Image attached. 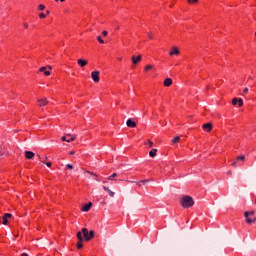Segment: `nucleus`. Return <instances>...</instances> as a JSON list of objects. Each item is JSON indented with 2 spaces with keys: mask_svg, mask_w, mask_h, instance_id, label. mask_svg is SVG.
<instances>
[{
  "mask_svg": "<svg viewBox=\"0 0 256 256\" xmlns=\"http://www.w3.org/2000/svg\"><path fill=\"white\" fill-rule=\"evenodd\" d=\"M149 181H150V180H142V181H139L138 184H139V186H141V183H142L143 185H146V183H149Z\"/></svg>",
  "mask_w": 256,
  "mask_h": 256,
  "instance_id": "nucleus-24",
  "label": "nucleus"
},
{
  "mask_svg": "<svg viewBox=\"0 0 256 256\" xmlns=\"http://www.w3.org/2000/svg\"><path fill=\"white\" fill-rule=\"evenodd\" d=\"M141 59H142L141 55H138L137 57H135V56L131 57V61H132L133 65H137V63H139V61H141Z\"/></svg>",
  "mask_w": 256,
  "mask_h": 256,
  "instance_id": "nucleus-7",
  "label": "nucleus"
},
{
  "mask_svg": "<svg viewBox=\"0 0 256 256\" xmlns=\"http://www.w3.org/2000/svg\"><path fill=\"white\" fill-rule=\"evenodd\" d=\"M25 157L26 159H33V157H35V153L31 151H25Z\"/></svg>",
  "mask_w": 256,
  "mask_h": 256,
  "instance_id": "nucleus-14",
  "label": "nucleus"
},
{
  "mask_svg": "<svg viewBox=\"0 0 256 256\" xmlns=\"http://www.w3.org/2000/svg\"><path fill=\"white\" fill-rule=\"evenodd\" d=\"M66 167H67V169L73 170V165H71V164H66Z\"/></svg>",
  "mask_w": 256,
  "mask_h": 256,
  "instance_id": "nucleus-33",
  "label": "nucleus"
},
{
  "mask_svg": "<svg viewBox=\"0 0 256 256\" xmlns=\"http://www.w3.org/2000/svg\"><path fill=\"white\" fill-rule=\"evenodd\" d=\"M117 176H118L117 173H113L111 176L108 177V181H113V179H115V177Z\"/></svg>",
  "mask_w": 256,
  "mask_h": 256,
  "instance_id": "nucleus-19",
  "label": "nucleus"
},
{
  "mask_svg": "<svg viewBox=\"0 0 256 256\" xmlns=\"http://www.w3.org/2000/svg\"><path fill=\"white\" fill-rule=\"evenodd\" d=\"M169 55L170 56H173V55H179V49L177 47H172V51L169 52Z\"/></svg>",
  "mask_w": 256,
  "mask_h": 256,
  "instance_id": "nucleus-13",
  "label": "nucleus"
},
{
  "mask_svg": "<svg viewBox=\"0 0 256 256\" xmlns=\"http://www.w3.org/2000/svg\"><path fill=\"white\" fill-rule=\"evenodd\" d=\"M71 141H75V136H72L70 139L66 140V143H71Z\"/></svg>",
  "mask_w": 256,
  "mask_h": 256,
  "instance_id": "nucleus-29",
  "label": "nucleus"
},
{
  "mask_svg": "<svg viewBox=\"0 0 256 256\" xmlns=\"http://www.w3.org/2000/svg\"><path fill=\"white\" fill-rule=\"evenodd\" d=\"M47 167H51V162L46 163Z\"/></svg>",
  "mask_w": 256,
  "mask_h": 256,
  "instance_id": "nucleus-40",
  "label": "nucleus"
},
{
  "mask_svg": "<svg viewBox=\"0 0 256 256\" xmlns=\"http://www.w3.org/2000/svg\"><path fill=\"white\" fill-rule=\"evenodd\" d=\"M117 30H119V27H116Z\"/></svg>",
  "mask_w": 256,
  "mask_h": 256,
  "instance_id": "nucleus-51",
  "label": "nucleus"
},
{
  "mask_svg": "<svg viewBox=\"0 0 256 256\" xmlns=\"http://www.w3.org/2000/svg\"><path fill=\"white\" fill-rule=\"evenodd\" d=\"M24 27L27 29V27H29V24L25 23Z\"/></svg>",
  "mask_w": 256,
  "mask_h": 256,
  "instance_id": "nucleus-42",
  "label": "nucleus"
},
{
  "mask_svg": "<svg viewBox=\"0 0 256 256\" xmlns=\"http://www.w3.org/2000/svg\"><path fill=\"white\" fill-rule=\"evenodd\" d=\"M180 204L182 205L183 209H189V207H193L195 205V201L189 195H185L181 198Z\"/></svg>",
  "mask_w": 256,
  "mask_h": 256,
  "instance_id": "nucleus-1",
  "label": "nucleus"
},
{
  "mask_svg": "<svg viewBox=\"0 0 256 256\" xmlns=\"http://www.w3.org/2000/svg\"><path fill=\"white\" fill-rule=\"evenodd\" d=\"M249 79H253L252 77H249Z\"/></svg>",
  "mask_w": 256,
  "mask_h": 256,
  "instance_id": "nucleus-53",
  "label": "nucleus"
},
{
  "mask_svg": "<svg viewBox=\"0 0 256 256\" xmlns=\"http://www.w3.org/2000/svg\"><path fill=\"white\" fill-rule=\"evenodd\" d=\"M0 155H1V149H0Z\"/></svg>",
  "mask_w": 256,
  "mask_h": 256,
  "instance_id": "nucleus-55",
  "label": "nucleus"
},
{
  "mask_svg": "<svg viewBox=\"0 0 256 256\" xmlns=\"http://www.w3.org/2000/svg\"><path fill=\"white\" fill-rule=\"evenodd\" d=\"M55 1H59V0H55Z\"/></svg>",
  "mask_w": 256,
  "mask_h": 256,
  "instance_id": "nucleus-56",
  "label": "nucleus"
},
{
  "mask_svg": "<svg viewBox=\"0 0 256 256\" xmlns=\"http://www.w3.org/2000/svg\"><path fill=\"white\" fill-rule=\"evenodd\" d=\"M126 125H127V127H137V123L135 122V121H133L132 119H128L127 121H126Z\"/></svg>",
  "mask_w": 256,
  "mask_h": 256,
  "instance_id": "nucleus-9",
  "label": "nucleus"
},
{
  "mask_svg": "<svg viewBox=\"0 0 256 256\" xmlns=\"http://www.w3.org/2000/svg\"><path fill=\"white\" fill-rule=\"evenodd\" d=\"M61 139H62V141H67L68 140L67 136H63Z\"/></svg>",
  "mask_w": 256,
  "mask_h": 256,
  "instance_id": "nucleus-38",
  "label": "nucleus"
},
{
  "mask_svg": "<svg viewBox=\"0 0 256 256\" xmlns=\"http://www.w3.org/2000/svg\"><path fill=\"white\" fill-rule=\"evenodd\" d=\"M46 13H47V15H49V10Z\"/></svg>",
  "mask_w": 256,
  "mask_h": 256,
  "instance_id": "nucleus-49",
  "label": "nucleus"
},
{
  "mask_svg": "<svg viewBox=\"0 0 256 256\" xmlns=\"http://www.w3.org/2000/svg\"><path fill=\"white\" fill-rule=\"evenodd\" d=\"M77 239L80 242L84 241V239H83V230L81 232H77Z\"/></svg>",
  "mask_w": 256,
  "mask_h": 256,
  "instance_id": "nucleus-16",
  "label": "nucleus"
},
{
  "mask_svg": "<svg viewBox=\"0 0 256 256\" xmlns=\"http://www.w3.org/2000/svg\"><path fill=\"white\" fill-rule=\"evenodd\" d=\"M173 85V79L167 78L164 80V86L165 87H171Z\"/></svg>",
  "mask_w": 256,
  "mask_h": 256,
  "instance_id": "nucleus-11",
  "label": "nucleus"
},
{
  "mask_svg": "<svg viewBox=\"0 0 256 256\" xmlns=\"http://www.w3.org/2000/svg\"><path fill=\"white\" fill-rule=\"evenodd\" d=\"M2 220H3V225H7V223H9L8 218L5 216L2 217Z\"/></svg>",
  "mask_w": 256,
  "mask_h": 256,
  "instance_id": "nucleus-22",
  "label": "nucleus"
},
{
  "mask_svg": "<svg viewBox=\"0 0 256 256\" xmlns=\"http://www.w3.org/2000/svg\"><path fill=\"white\" fill-rule=\"evenodd\" d=\"M228 175H231V172H228Z\"/></svg>",
  "mask_w": 256,
  "mask_h": 256,
  "instance_id": "nucleus-50",
  "label": "nucleus"
},
{
  "mask_svg": "<svg viewBox=\"0 0 256 256\" xmlns=\"http://www.w3.org/2000/svg\"><path fill=\"white\" fill-rule=\"evenodd\" d=\"M38 158L41 159V155L38 154Z\"/></svg>",
  "mask_w": 256,
  "mask_h": 256,
  "instance_id": "nucleus-47",
  "label": "nucleus"
},
{
  "mask_svg": "<svg viewBox=\"0 0 256 256\" xmlns=\"http://www.w3.org/2000/svg\"><path fill=\"white\" fill-rule=\"evenodd\" d=\"M237 161H245V156L244 155L238 156Z\"/></svg>",
  "mask_w": 256,
  "mask_h": 256,
  "instance_id": "nucleus-25",
  "label": "nucleus"
},
{
  "mask_svg": "<svg viewBox=\"0 0 256 256\" xmlns=\"http://www.w3.org/2000/svg\"><path fill=\"white\" fill-rule=\"evenodd\" d=\"M151 69H153V66L149 64L144 68V71H151Z\"/></svg>",
  "mask_w": 256,
  "mask_h": 256,
  "instance_id": "nucleus-21",
  "label": "nucleus"
},
{
  "mask_svg": "<svg viewBox=\"0 0 256 256\" xmlns=\"http://www.w3.org/2000/svg\"><path fill=\"white\" fill-rule=\"evenodd\" d=\"M97 41L101 43V45H103V43H105V41L103 40V38L101 36H97Z\"/></svg>",
  "mask_w": 256,
  "mask_h": 256,
  "instance_id": "nucleus-23",
  "label": "nucleus"
},
{
  "mask_svg": "<svg viewBox=\"0 0 256 256\" xmlns=\"http://www.w3.org/2000/svg\"><path fill=\"white\" fill-rule=\"evenodd\" d=\"M44 9H45V5L40 4V5L38 6V10H39V11H44Z\"/></svg>",
  "mask_w": 256,
  "mask_h": 256,
  "instance_id": "nucleus-26",
  "label": "nucleus"
},
{
  "mask_svg": "<svg viewBox=\"0 0 256 256\" xmlns=\"http://www.w3.org/2000/svg\"><path fill=\"white\" fill-rule=\"evenodd\" d=\"M255 37H256V32L254 33Z\"/></svg>",
  "mask_w": 256,
  "mask_h": 256,
  "instance_id": "nucleus-52",
  "label": "nucleus"
},
{
  "mask_svg": "<svg viewBox=\"0 0 256 256\" xmlns=\"http://www.w3.org/2000/svg\"><path fill=\"white\" fill-rule=\"evenodd\" d=\"M102 35H103V37H107V35H109V32H107V31L104 30V31L102 32Z\"/></svg>",
  "mask_w": 256,
  "mask_h": 256,
  "instance_id": "nucleus-32",
  "label": "nucleus"
},
{
  "mask_svg": "<svg viewBox=\"0 0 256 256\" xmlns=\"http://www.w3.org/2000/svg\"><path fill=\"white\" fill-rule=\"evenodd\" d=\"M39 71L41 73H44V75H46V77H49V75H51V72L50 71H47V67L43 66L39 69Z\"/></svg>",
  "mask_w": 256,
  "mask_h": 256,
  "instance_id": "nucleus-10",
  "label": "nucleus"
},
{
  "mask_svg": "<svg viewBox=\"0 0 256 256\" xmlns=\"http://www.w3.org/2000/svg\"><path fill=\"white\" fill-rule=\"evenodd\" d=\"M179 141H181V137L176 136V137L172 140V143H173V144L179 143Z\"/></svg>",
  "mask_w": 256,
  "mask_h": 256,
  "instance_id": "nucleus-18",
  "label": "nucleus"
},
{
  "mask_svg": "<svg viewBox=\"0 0 256 256\" xmlns=\"http://www.w3.org/2000/svg\"><path fill=\"white\" fill-rule=\"evenodd\" d=\"M104 191H106L111 197H115V192L111 191L109 187L103 186Z\"/></svg>",
  "mask_w": 256,
  "mask_h": 256,
  "instance_id": "nucleus-15",
  "label": "nucleus"
},
{
  "mask_svg": "<svg viewBox=\"0 0 256 256\" xmlns=\"http://www.w3.org/2000/svg\"><path fill=\"white\" fill-rule=\"evenodd\" d=\"M91 207H93V203L89 202L82 207V211H84V213H87V211H90Z\"/></svg>",
  "mask_w": 256,
  "mask_h": 256,
  "instance_id": "nucleus-8",
  "label": "nucleus"
},
{
  "mask_svg": "<svg viewBox=\"0 0 256 256\" xmlns=\"http://www.w3.org/2000/svg\"><path fill=\"white\" fill-rule=\"evenodd\" d=\"M22 256H29V255H27V253H23Z\"/></svg>",
  "mask_w": 256,
  "mask_h": 256,
  "instance_id": "nucleus-44",
  "label": "nucleus"
},
{
  "mask_svg": "<svg viewBox=\"0 0 256 256\" xmlns=\"http://www.w3.org/2000/svg\"><path fill=\"white\" fill-rule=\"evenodd\" d=\"M37 103L39 107H45L46 105L49 104V101H47V98H40L37 100Z\"/></svg>",
  "mask_w": 256,
  "mask_h": 256,
  "instance_id": "nucleus-4",
  "label": "nucleus"
},
{
  "mask_svg": "<svg viewBox=\"0 0 256 256\" xmlns=\"http://www.w3.org/2000/svg\"><path fill=\"white\" fill-rule=\"evenodd\" d=\"M188 3H197L199 0H187Z\"/></svg>",
  "mask_w": 256,
  "mask_h": 256,
  "instance_id": "nucleus-34",
  "label": "nucleus"
},
{
  "mask_svg": "<svg viewBox=\"0 0 256 256\" xmlns=\"http://www.w3.org/2000/svg\"><path fill=\"white\" fill-rule=\"evenodd\" d=\"M96 181H99V179L96 178Z\"/></svg>",
  "mask_w": 256,
  "mask_h": 256,
  "instance_id": "nucleus-54",
  "label": "nucleus"
},
{
  "mask_svg": "<svg viewBox=\"0 0 256 256\" xmlns=\"http://www.w3.org/2000/svg\"><path fill=\"white\" fill-rule=\"evenodd\" d=\"M60 1H61V3H64L65 0H60Z\"/></svg>",
  "mask_w": 256,
  "mask_h": 256,
  "instance_id": "nucleus-48",
  "label": "nucleus"
},
{
  "mask_svg": "<svg viewBox=\"0 0 256 256\" xmlns=\"http://www.w3.org/2000/svg\"><path fill=\"white\" fill-rule=\"evenodd\" d=\"M149 155L151 157H155L157 155V149H152L150 152H149Z\"/></svg>",
  "mask_w": 256,
  "mask_h": 256,
  "instance_id": "nucleus-17",
  "label": "nucleus"
},
{
  "mask_svg": "<svg viewBox=\"0 0 256 256\" xmlns=\"http://www.w3.org/2000/svg\"><path fill=\"white\" fill-rule=\"evenodd\" d=\"M148 145H149V147H153V141L148 140Z\"/></svg>",
  "mask_w": 256,
  "mask_h": 256,
  "instance_id": "nucleus-36",
  "label": "nucleus"
},
{
  "mask_svg": "<svg viewBox=\"0 0 256 256\" xmlns=\"http://www.w3.org/2000/svg\"><path fill=\"white\" fill-rule=\"evenodd\" d=\"M87 173H89L90 175H94V177H97V174H95L93 172L87 171Z\"/></svg>",
  "mask_w": 256,
  "mask_h": 256,
  "instance_id": "nucleus-37",
  "label": "nucleus"
},
{
  "mask_svg": "<svg viewBox=\"0 0 256 256\" xmlns=\"http://www.w3.org/2000/svg\"><path fill=\"white\" fill-rule=\"evenodd\" d=\"M244 217H245L246 223H248V225H251V224L255 223V221H256L255 211H245Z\"/></svg>",
  "mask_w": 256,
  "mask_h": 256,
  "instance_id": "nucleus-2",
  "label": "nucleus"
},
{
  "mask_svg": "<svg viewBox=\"0 0 256 256\" xmlns=\"http://www.w3.org/2000/svg\"><path fill=\"white\" fill-rule=\"evenodd\" d=\"M243 93H245V94L249 93V88H247V87L244 88Z\"/></svg>",
  "mask_w": 256,
  "mask_h": 256,
  "instance_id": "nucleus-35",
  "label": "nucleus"
},
{
  "mask_svg": "<svg viewBox=\"0 0 256 256\" xmlns=\"http://www.w3.org/2000/svg\"><path fill=\"white\" fill-rule=\"evenodd\" d=\"M91 77H92L94 83H99V79H100L99 78V71H93L91 73Z\"/></svg>",
  "mask_w": 256,
  "mask_h": 256,
  "instance_id": "nucleus-5",
  "label": "nucleus"
},
{
  "mask_svg": "<svg viewBox=\"0 0 256 256\" xmlns=\"http://www.w3.org/2000/svg\"><path fill=\"white\" fill-rule=\"evenodd\" d=\"M232 167H237V162H233Z\"/></svg>",
  "mask_w": 256,
  "mask_h": 256,
  "instance_id": "nucleus-39",
  "label": "nucleus"
},
{
  "mask_svg": "<svg viewBox=\"0 0 256 256\" xmlns=\"http://www.w3.org/2000/svg\"><path fill=\"white\" fill-rule=\"evenodd\" d=\"M238 103H239V99L234 98V99L232 100V105H237Z\"/></svg>",
  "mask_w": 256,
  "mask_h": 256,
  "instance_id": "nucleus-27",
  "label": "nucleus"
},
{
  "mask_svg": "<svg viewBox=\"0 0 256 256\" xmlns=\"http://www.w3.org/2000/svg\"><path fill=\"white\" fill-rule=\"evenodd\" d=\"M77 63L80 67H85L87 66V63H89L87 60H83V59H78Z\"/></svg>",
  "mask_w": 256,
  "mask_h": 256,
  "instance_id": "nucleus-12",
  "label": "nucleus"
},
{
  "mask_svg": "<svg viewBox=\"0 0 256 256\" xmlns=\"http://www.w3.org/2000/svg\"><path fill=\"white\" fill-rule=\"evenodd\" d=\"M39 17H40V19H45V17H47V15H45V13H40Z\"/></svg>",
  "mask_w": 256,
  "mask_h": 256,
  "instance_id": "nucleus-31",
  "label": "nucleus"
},
{
  "mask_svg": "<svg viewBox=\"0 0 256 256\" xmlns=\"http://www.w3.org/2000/svg\"><path fill=\"white\" fill-rule=\"evenodd\" d=\"M48 69H53V67H51V66H48Z\"/></svg>",
  "mask_w": 256,
  "mask_h": 256,
  "instance_id": "nucleus-46",
  "label": "nucleus"
},
{
  "mask_svg": "<svg viewBox=\"0 0 256 256\" xmlns=\"http://www.w3.org/2000/svg\"><path fill=\"white\" fill-rule=\"evenodd\" d=\"M76 247H77V249H83V242L78 240Z\"/></svg>",
  "mask_w": 256,
  "mask_h": 256,
  "instance_id": "nucleus-20",
  "label": "nucleus"
},
{
  "mask_svg": "<svg viewBox=\"0 0 256 256\" xmlns=\"http://www.w3.org/2000/svg\"><path fill=\"white\" fill-rule=\"evenodd\" d=\"M74 154H75V152H74V151H71V152H70V155H74Z\"/></svg>",
  "mask_w": 256,
  "mask_h": 256,
  "instance_id": "nucleus-43",
  "label": "nucleus"
},
{
  "mask_svg": "<svg viewBox=\"0 0 256 256\" xmlns=\"http://www.w3.org/2000/svg\"><path fill=\"white\" fill-rule=\"evenodd\" d=\"M82 233H83L84 241H91V239L95 237V232L93 230L89 232L87 228H83Z\"/></svg>",
  "mask_w": 256,
  "mask_h": 256,
  "instance_id": "nucleus-3",
  "label": "nucleus"
},
{
  "mask_svg": "<svg viewBox=\"0 0 256 256\" xmlns=\"http://www.w3.org/2000/svg\"><path fill=\"white\" fill-rule=\"evenodd\" d=\"M238 105L239 107H243V99L241 98L238 99Z\"/></svg>",
  "mask_w": 256,
  "mask_h": 256,
  "instance_id": "nucleus-28",
  "label": "nucleus"
},
{
  "mask_svg": "<svg viewBox=\"0 0 256 256\" xmlns=\"http://www.w3.org/2000/svg\"><path fill=\"white\" fill-rule=\"evenodd\" d=\"M148 37H149V39H153V36L149 33H148Z\"/></svg>",
  "mask_w": 256,
  "mask_h": 256,
  "instance_id": "nucleus-41",
  "label": "nucleus"
},
{
  "mask_svg": "<svg viewBox=\"0 0 256 256\" xmlns=\"http://www.w3.org/2000/svg\"><path fill=\"white\" fill-rule=\"evenodd\" d=\"M66 137H71V134H67Z\"/></svg>",
  "mask_w": 256,
  "mask_h": 256,
  "instance_id": "nucleus-45",
  "label": "nucleus"
},
{
  "mask_svg": "<svg viewBox=\"0 0 256 256\" xmlns=\"http://www.w3.org/2000/svg\"><path fill=\"white\" fill-rule=\"evenodd\" d=\"M202 129H204V131H207L208 133H210V131H212L213 129V124L209 123H205L202 126Z\"/></svg>",
  "mask_w": 256,
  "mask_h": 256,
  "instance_id": "nucleus-6",
  "label": "nucleus"
},
{
  "mask_svg": "<svg viewBox=\"0 0 256 256\" xmlns=\"http://www.w3.org/2000/svg\"><path fill=\"white\" fill-rule=\"evenodd\" d=\"M4 217H6L7 219H11L13 217V215L6 213V214H4Z\"/></svg>",
  "mask_w": 256,
  "mask_h": 256,
  "instance_id": "nucleus-30",
  "label": "nucleus"
}]
</instances>
